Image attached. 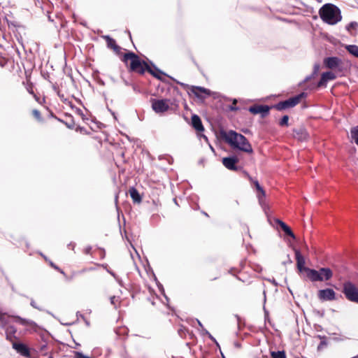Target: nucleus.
<instances>
[{"mask_svg": "<svg viewBox=\"0 0 358 358\" xmlns=\"http://www.w3.org/2000/svg\"><path fill=\"white\" fill-rule=\"evenodd\" d=\"M324 77L326 78L327 81L335 80L336 76L335 73L331 71H327L322 73Z\"/></svg>", "mask_w": 358, "mask_h": 358, "instance_id": "obj_25", "label": "nucleus"}, {"mask_svg": "<svg viewBox=\"0 0 358 358\" xmlns=\"http://www.w3.org/2000/svg\"><path fill=\"white\" fill-rule=\"evenodd\" d=\"M263 293H264V301H266V291H265V290H264V292H263Z\"/></svg>", "mask_w": 358, "mask_h": 358, "instance_id": "obj_54", "label": "nucleus"}, {"mask_svg": "<svg viewBox=\"0 0 358 358\" xmlns=\"http://www.w3.org/2000/svg\"><path fill=\"white\" fill-rule=\"evenodd\" d=\"M152 108L156 113H162L169 109V99H152Z\"/></svg>", "mask_w": 358, "mask_h": 358, "instance_id": "obj_6", "label": "nucleus"}, {"mask_svg": "<svg viewBox=\"0 0 358 358\" xmlns=\"http://www.w3.org/2000/svg\"><path fill=\"white\" fill-rule=\"evenodd\" d=\"M180 85H182V86H184V87H187L188 86L187 85H185V84L182 83H180Z\"/></svg>", "mask_w": 358, "mask_h": 358, "instance_id": "obj_52", "label": "nucleus"}, {"mask_svg": "<svg viewBox=\"0 0 358 358\" xmlns=\"http://www.w3.org/2000/svg\"><path fill=\"white\" fill-rule=\"evenodd\" d=\"M107 266H108L107 265L103 266V267L106 269L107 272L110 274L113 271L111 270L108 269L107 268Z\"/></svg>", "mask_w": 358, "mask_h": 358, "instance_id": "obj_47", "label": "nucleus"}, {"mask_svg": "<svg viewBox=\"0 0 358 358\" xmlns=\"http://www.w3.org/2000/svg\"><path fill=\"white\" fill-rule=\"evenodd\" d=\"M123 81H124V83L125 85H127V86L131 85V84H130L127 80H124Z\"/></svg>", "mask_w": 358, "mask_h": 358, "instance_id": "obj_48", "label": "nucleus"}, {"mask_svg": "<svg viewBox=\"0 0 358 358\" xmlns=\"http://www.w3.org/2000/svg\"><path fill=\"white\" fill-rule=\"evenodd\" d=\"M202 136L206 140V141H208V138L205 135H203Z\"/></svg>", "mask_w": 358, "mask_h": 358, "instance_id": "obj_53", "label": "nucleus"}, {"mask_svg": "<svg viewBox=\"0 0 358 358\" xmlns=\"http://www.w3.org/2000/svg\"><path fill=\"white\" fill-rule=\"evenodd\" d=\"M346 50L349 53L358 57V46L356 45H348L346 46Z\"/></svg>", "mask_w": 358, "mask_h": 358, "instance_id": "obj_21", "label": "nucleus"}, {"mask_svg": "<svg viewBox=\"0 0 358 358\" xmlns=\"http://www.w3.org/2000/svg\"><path fill=\"white\" fill-rule=\"evenodd\" d=\"M91 250H92V247L87 246L85 248L84 252L85 254L88 255L91 252Z\"/></svg>", "mask_w": 358, "mask_h": 358, "instance_id": "obj_42", "label": "nucleus"}, {"mask_svg": "<svg viewBox=\"0 0 358 358\" xmlns=\"http://www.w3.org/2000/svg\"><path fill=\"white\" fill-rule=\"evenodd\" d=\"M74 358H92L89 356L85 355L82 352L75 351L73 352Z\"/></svg>", "mask_w": 358, "mask_h": 358, "instance_id": "obj_33", "label": "nucleus"}, {"mask_svg": "<svg viewBox=\"0 0 358 358\" xmlns=\"http://www.w3.org/2000/svg\"><path fill=\"white\" fill-rule=\"evenodd\" d=\"M196 322H197L198 324L201 327V329H203V324H201V322L199 320H196Z\"/></svg>", "mask_w": 358, "mask_h": 358, "instance_id": "obj_49", "label": "nucleus"}, {"mask_svg": "<svg viewBox=\"0 0 358 358\" xmlns=\"http://www.w3.org/2000/svg\"><path fill=\"white\" fill-rule=\"evenodd\" d=\"M255 185L257 188V190L258 191V194H257V197H258V199H259V202L260 203V205L264 208V206H265V202H264V197H265V191L264 190V189L260 186L259 183L258 181H255Z\"/></svg>", "mask_w": 358, "mask_h": 358, "instance_id": "obj_18", "label": "nucleus"}, {"mask_svg": "<svg viewBox=\"0 0 358 358\" xmlns=\"http://www.w3.org/2000/svg\"><path fill=\"white\" fill-rule=\"evenodd\" d=\"M32 114L36 119H37L38 120H41V113L39 112V110L34 109L32 111Z\"/></svg>", "mask_w": 358, "mask_h": 358, "instance_id": "obj_38", "label": "nucleus"}, {"mask_svg": "<svg viewBox=\"0 0 358 358\" xmlns=\"http://www.w3.org/2000/svg\"><path fill=\"white\" fill-rule=\"evenodd\" d=\"M358 27V23L356 22H351L346 26V29L348 31H351L352 30H356Z\"/></svg>", "mask_w": 358, "mask_h": 358, "instance_id": "obj_28", "label": "nucleus"}, {"mask_svg": "<svg viewBox=\"0 0 358 358\" xmlns=\"http://www.w3.org/2000/svg\"><path fill=\"white\" fill-rule=\"evenodd\" d=\"M102 38L106 40L107 47L110 49H113L116 54H119L121 48L116 44L115 41L108 35L102 36Z\"/></svg>", "mask_w": 358, "mask_h": 358, "instance_id": "obj_13", "label": "nucleus"}, {"mask_svg": "<svg viewBox=\"0 0 358 358\" xmlns=\"http://www.w3.org/2000/svg\"><path fill=\"white\" fill-rule=\"evenodd\" d=\"M317 296L320 301H333L336 299V292L334 289L327 288L318 291Z\"/></svg>", "mask_w": 358, "mask_h": 358, "instance_id": "obj_8", "label": "nucleus"}, {"mask_svg": "<svg viewBox=\"0 0 358 358\" xmlns=\"http://www.w3.org/2000/svg\"><path fill=\"white\" fill-rule=\"evenodd\" d=\"M13 348L20 355L25 357L29 356V348L24 344L22 343H14Z\"/></svg>", "mask_w": 358, "mask_h": 358, "instance_id": "obj_15", "label": "nucleus"}, {"mask_svg": "<svg viewBox=\"0 0 358 358\" xmlns=\"http://www.w3.org/2000/svg\"><path fill=\"white\" fill-rule=\"evenodd\" d=\"M320 70V64H315L313 66V76H317Z\"/></svg>", "mask_w": 358, "mask_h": 358, "instance_id": "obj_39", "label": "nucleus"}, {"mask_svg": "<svg viewBox=\"0 0 358 358\" xmlns=\"http://www.w3.org/2000/svg\"><path fill=\"white\" fill-rule=\"evenodd\" d=\"M67 246H68V248H69V249H72V250H73V249H74V248H75V246H76V243H73V242H71L69 244H68V245H67Z\"/></svg>", "mask_w": 358, "mask_h": 358, "instance_id": "obj_43", "label": "nucleus"}, {"mask_svg": "<svg viewBox=\"0 0 358 358\" xmlns=\"http://www.w3.org/2000/svg\"><path fill=\"white\" fill-rule=\"evenodd\" d=\"M315 76H313V73H312L310 76H308L305 78V79L303 80V83H306V82L309 81L310 80L313 79Z\"/></svg>", "mask_w": 358, "mask_h": 358, "instance_id": "obj_41", "label": "nucleus"}, {"mask_svg": "<svg viewBox=\"0 0 358 358\" xmlns=\"http://www.w3.org/2000/svg\"><path fill=\"white\" fill-rule=\"evenodd\" d=\"M16 331L17 330L14 326H8L6 330L7 338L8 339L11 335H14L16 333Z\"/></svg>", "mask_w": 358, "mask_h": 358, "instance_id": "obj_24", "label": "nucleus"}, {"mask_svg": "<svg viewBox=\"0 0 358 358\" xmlns=\"http://www.w3.org/2000/svg\"><path fill=\"white\" fill-rule=\"evenodd\" d=\"M306 96L304 92H301V94L292 96L285 101V103L287 108H292L296 106L301 101V99Z\"/></svg>", "mask_w": 358, "mask_h": 358, "instance_id": "obj_14", "label": "nucleus"}, {"mask_svg": "<svg viewBox=\"0 0 358 358\" xmlns=\"http://www.w3.org/2000/svg\"><path fill=\"white\" fill-rule=\"evenodd\" d=\"M275 222L280 226L282 231L285 233L286 235L292 237L293 239L296 238L294 234L292 232L291 229L282 220L279 219H275Z\"/></svg>", "mask_w": 358, "mask_h": 358, "instance_id": "obj_17", "label": "nucleus"}, {"mask_svg": "<svg viewBox=\"0 0 358 358\" xmlns=\"http://www.w3.org/2000/svg\"><path fill=\"white\" fill-rule=\"evenodd\" d=\"M226 141L234 148L238 149L248 153L252 152V148L246 137L234 131L230 130L225 136Z\"/></svg>", "mask_w": 358, "mask_h": 358, "instance_id": "obj_2", "label": "nucleus"}, {"mask_svg": "<svg viewBox=\"0 0 358 358\" xmlns=\"http://www.w3.org/2000/svg\"><path fill=\"white\" fill-rule=\"evenodd\" d=\"M293 135L294 138L300 141H304L307 138L308 134L303 128L294 129L293 130Z\"/></svg>", "mask_w": 358, "mask_h": 358, "instance_id": "obj_19", "label": "nucleus"}, {"mask_svg": "<svg viewBox=\"0 0 358 358\" xmlns=\"http://www.w3.org/2000/svg\"><path fill=\"white\" fill-rule=\"evenodd\" d=\"M325 66L330 69H338L342 64V61L337 57H329L324 59Z\"/></svg>", "mask_w": 358, "mask_h": 358, "instance_id": "obj_11", "label": "nucleus"}, {"mask_svg": "<svg viewBox=\"0 0 358 358\" xmlns=\"http://www.w3.org/2000/svg\"><path fill=\"white\" fill-rule=\"evenodd\" d=\"M273 107L275 109H277L278 110H282L287 108L284 101H280L279 103L275 104Z\"/></svg>", "mask_w": 358, "mask_h": 358, "instance_id": "obj_29", "label": "nucleus"}, {"mask_svg": "<svg viewBox=\"0 0 358 358\" xmlns=\"http://www.w3.org/2000/svg\"><path fill=\"white\" fill-rule=\"evenodd\" d=\"M30 305H31L34 308H36V309H37V310H40V311H43V309L42 308L39 307V306L36 304V301H35L33 299H31Z\"/></svg>", "mask_w": 358, "mask_h": 358, "instance_id": "obj_37", "label": "nucleus"}, {"mask_svg": "<svg viewBox=\"0 0 358 358\" xmlns=\"http://www.w3.org/2000/svg\"><path fill=\"white\" fill-rule=\"evenodd\" d=\"M101 253H102L101 254V256H102L101 257L103 258L104 256H105V251H104V250H101Z\"/></svg>", "mask_w": 358, "mask_h": 358, "instance_id": "obj_50", "label": "nucleus"}, {"mask_svg": "<svg viewBox=\"0 0 358 358\" xmlns=\"http://www.w3.org/2000/svg\"><path fill=\"white\" fill-rule=\"evenodd\" d=\"M15 321L16 322L20 323V324H22V325H27V324H30V321L29 320L24 319V318H22V317H20L19 316L15 317Z\"/></svg>", "mask_w": 358, "mask_h": 358, "instance_id": "obj_27", "label": "nucleus"}, {"mask_svg": "<svg viewBox=\"0 0 358 358\" xmlns=\"http://www.w3.org/2000/svg\"><path fill=\"white\" fill-rule=\"evenodd\" d=\"M236 99H234L232 105L229 106V109L231 111H236L238 110V107L236 106Z\"/></svg>", "mask_w": 358, "mask_h": 358, "instance_id": "obj_36", "label": "nucleus"}, {"mask_svg": "<svg viewBox=\"0 0 358 358\" xmlns=\"http://www.w3.org/2000/svg\"><path fill=\"white\" fill-rule=\"evenodd\" d=\"M110 303L114 306L115 308H117V306L120 304V301L117 297L113 296L110 298Z\"/></svg>", "mask_w": 358, "mask_h": 358, "instance_id": "obj_31", "label": "nucleus"}, {"mask_svg": "<svg viewBox=\"0 0 358 358\" xmlns=\"http://www.w3.org/2000/svg\"><path fill=\"white\" fill-rule=\"evenodd\" d=\"M190 92L198 99H205L207 96L211 95V92L210 90L206 89L203 87L199 86H191Z\"/></svg>", "mask_w": 358, "mask_h": 358, "instance_id": "obj_7", "label": "nucleus"}, {"mask_svg": "<svg viewBox=\"0 0 358 358\" xmlns=\"http://www.w3.org/2000/svg\"><path fill=\"white\" fill-rule=\"evenodd\" d=\"M208 338H209L211 341H213V342H215L216 344H217V341H216L215 338H214V337H213L210 334H209L208 335Z\"/></svg>", "mask_w": 358, "mask_h": 358, "instance_id": "obj_45", "label": "nucleus"}, {"mask_svg": "<svg viewBox=\"0 0 358 358\" xmlns=\"http://www.w3.org/2000/svg\"><path fill=\"white\" fill-rule=\"evenodd\" d=\"M295 255H296V266L299 272H305L306 273V276L308 275V269H310L308 267H306V261L304 257L301 254L300 251L299 250H295Z\"/></svg>", "mask_w": 358, "mask_h": 358, "instance_id": "obj_9", "label": "nucleus"}, {"mask_svg": "<svg viewBox=\"0 0 358 358\" xmlns=\"http://www.w3.org/2000/svg\"><path fill=\"white\" fill-rule=\"evenodd\" d=\"M272 358H286V355L284 351H277L271 352Z\"/></svg>", "mask_w": 358, "mask_h": 358, "instance_id": "obj_26", "label": "nucleus"}, {"mask_svg": "<svg viewBox=\"0 0 358 358\" xmlns=\"http://www.w3.org/2000/svg\"><path fill=\"white\" fill-rule=\"evenodd\" d=\"M289 117L288 115H284L280 120L279 124L281 127H287L288 126Z\"/></svg>", "mask_w": 358, "mask_h": 358, "instance_id": "obj_30", "label": "nucleus"}, {"mask_svg": "<svg viewBox=\"0 0 358 358\" xmlns=\"http://www.w3.org/2000/svg\"><path fill=\"white\" fill-rule=\"evenodd\" d=\"M50 264L52 268L59 271L61 273L64 274V272L62 270H61L57 266H56L53 262H50Z\"/></svg>", "mask_w": 358, "mask_h": 358, "instance_id": "obj_40", "label": "nucleus"}, {"mask_svg": "<svg viewBox=\"0 0 358 358\" xmlns=\"http://www.w3.org/2000/svg\"><path fill=\"white\" fill-rule=\"evenodd\" d=\"M192 126L197 131H203L204 130L201 118L199 117V115H197L196 114H194L192 116Z\"/></svg>", "mask_w": 358, "mask_h": 358, "instance_id": "obj_16", "label": "nucleus"}, {"mask_svg": "<svg viewBox=\"0 0 358 358\" xmlns=\"http://www.w3.org/2000/svg\"><path fill=\"white\" fill-rule=\"evenodd\" d=\"M351 138L358 145V126L354 127L350 130Z\"/></svg>", "mask_w": 358, "mask_h": 358, "instance_id": "obj_22", "label": "nucleus"}, {"mask_svg": "<svg viewBox=\"0 0 358 358\" xmlns=\"http://www.w3.org/2000/svg\"><path fill=\"white\" fill-rule=\"evenodd\" d=\"M270 107L266 105H254L249 108L248 110L252 114L260 113L262 117H266L269 113Z\"/></svg>", "mask_w": 358, "mask_h": 358, "instance_id": "obj_10", "label": "nucleus"}, {"mask_svg": "<svg viewBox=\"0 0 358 358\" xmlns=\"http://www.w3.org/2000/svg\"><path fill=\"white\" fill-rule=\"evenodd\" d=\"M327 82L328 81L326 80V78L322 74L321 78H320V81L318 82L317 86V87H326Z\"/></svg>", "mask_w": 358, "mask_h": 358, "instance_id": "obj_32", "label": "nucleus"}, {"mask_svg": "<svg viewBox=\"0 0 358 358\" xmlns=\"http://www.w3.org/2000/svg\"><path fill=\"white\" fill-rule=\"evenodd\" d=\"M202 332H203L202 334H203V335L205 334V335H207V336L210 334V333H209V332H208L206 329H204V328H203V329H202Z\"/></svg>", "mask_w": 358, "mask_h": 358, "instance_id": "obj_46", "label": "nucleus"}, {"mask_svg": "<svg viewBox=\"0 0 358 358\" xmlns=\"http://www.w3.org/2000/svg\"><path fill=\"white\" fill-rule=\"evenodd\" d=\"M129 192L130 196L134 203H139L141 202L142 198L136 188L131 187Z\"/></svg>", "mask_w": 358, "mask_h": 358, "instance_id": "obj_20", "label": "nucleus"}, {"mask_svg": "<svg viewBox=\"0 0 358 358\" xmlns=\"http://www.w3.org/2000/svg\"><path fill=\"white\" fill-rule=\"evenodd\" d=\"M318 338L322 339L321 342L320 343V344L317 346V350L320 351L324 347H326L327 345V343L326 341V337L325 336H322L318 335Z\"/></svg>", "mask_w": 358, "mask_h": 358, "instance_id": "obj_23", "label": "nucleus"}, {"mask_svg": "<svg viewBox=\"0 0 358 358\" xmlns=\"http://www.w3.org/2000/svg\"><path fill=\"white\" fill-rule=\"evenodd\" d=\"M110 275L115 279V280L120 286H123V282L122 279L120 277H118L113 271L110 273Z\"/></svg>", "mask_w": 358, "mask_h": 358, "instance_id": "obj_34", "label": "nucleus"}, {"mask_svg": "<svg viewBox=\"0 0 358 358\" xmlns=\"http://www.w3.org/2000/svg\"><path fill=\"white\" fill-rule=\"evenodd\" d=\"M46 348H47V345L46 344L41 345V347H40V351L41 352H44Z\"/></svg>", "mask_w": 358, "mask_h": 358, "instance_id": "obj_44", "label": "nucleus"}, {"mask_svg": "<svg viewBox=\"0 0 358 358\" xmlns=\"http://www.w3.org/2000/svg\"><path fill=\"white\" fill-rule=\"evenodd\" d=\"M321 19L329 24H336L342 19L340 9L331 3H326L319 10Z\"/></svg>", "mask_w": 358, "mask_h": 358, "instance_id": "obj_3", "label": "nucleus"}, {"mask_svg": "<svg viewBox=\"0 0 358 358\" xmlns=\"http://www.w3.org/2000/svg\"><path fill=\"white\" fill-rule=\"evenodd\" d=\"M307 278L312 282L325 281L330 280L333 276V272L329 268H320L319 270L308 269Z\"/></svg>", "mask_w": 358, "mask_h": 358, "instance_id": "obj_4", "label": "nucleus"}, {"mask_svg": "<svg viewBox=\"0 0 358 358\" xmlns=\"http://www.w3.org/2000/svg\"><path fill=\"white\" fill-rule=\"evenodd\" d=\"M153 66V68L151 67V69H152V71L157 75H159V77H161V75H164V73L160 70L157 67H156L155 65H152ZM162 78H160L159 80H161Z\"/></svg>", "mask_w": 358, "mask_h": 358, "instance_id": "obj_35", "label": "nucleus"}, {"mask_svg": "<svg viewBox=\"0 0 358 358\" xmlns=\"http://www.w3.org/2000/svg\"><path fill=\"white\" fill-rule=\"evenodd\" d=\"M132 85L133 90H134V91H136V85Z\"/></svg>", "mask_w": 358, "mask_h": 358, "instance_id": "obj_51", "label": "nucleus"}, {"mask_svg": "<svg viewBox=\"0 0 358 358\" xmlns=\"http://www.w3.org/2000/svg\"><path fill=\"white\" fill-rule=\"evenodd\" d=\"M343 293L348 300L358 303V288L352 282L350 281L344 282Z\"/></svg>", "mask_w": 358, "mask_h": 358, "instance_id": "obj_5", "label": "nucleus"}, {"mask_svg": "<svg viewBox=\"0 0 358 358\" xmlns=\"http://www.w3.org/2000/svg\"><path fill=\"white\" fill-rule=\"evenodd\" d=\"M238 162V159L235 156L224 157L222 159L223 165L227 169L231 170V171L238 170V167L236 165Z\"/></svg>", "mask_w": 358, "mask_h": 358, "instance_id": "obj_12", "label": "nucleus"}, {"mask_svg": "<svg viewBox=\"0 0 358 358\" xmlns=\"http://www.w3.org/2000/svg\"><path fill=\"white\" fill-rule=\"evenodd\" d=\"M130 61L129 69L131 71L138 73L140 75H143L147 71L152 76L157 79H160L159 75L156 74L148 64L140 59L139 57L134 52H129L124 55L122 62L127 63Z\"/></svg>", "mask_w": 358, "mask_h": 358, "instance_id": "obj_1", "label": "nucleus"}]
</instances>
